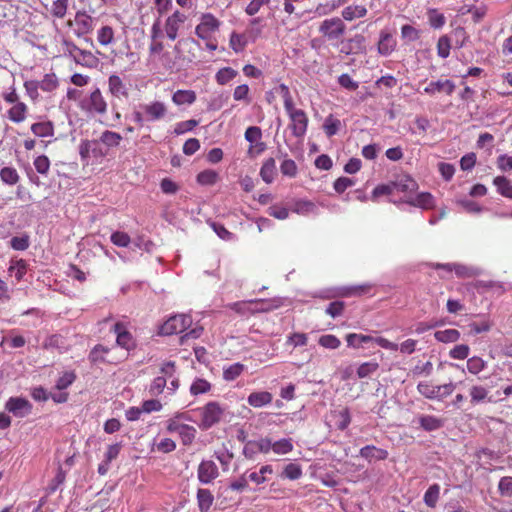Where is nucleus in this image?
I'll return each mask as SVG.
<instances>
[{
    "instance_id": "obj_50",
    "label": "nucleus",
    "mask_w": 512,
    "mask_h": 512,
    "mask_svg": "<svg viewBox=\"0 0 512 512\" xmlns=\"http://www.w3.org/2000/svg\"><path fill=\"white\" fill-rule=\"evenodd\" d=\"M440 495V486L438 484L431 485L424 494V503L428 507H435Z\"/></svg>"
},
{
    "instance_id": "obj_28",
    "label": "nucleus",
    "mask_w": 512,
    "mask_h": 512,
    "mask_svg": "<svg viewBox=\"0 0 512 512\" xmlns=\"http://www.w3.org/2000/svg\"><path fill=\"white\" fill-rule=\"evenodd\" d=\"M196 498L200 512H209L214 502V496L211 491L199 488L197 490Z\"/></svg>"
},
{
    "instance_id": "obj_21",
    "label": "nucleus",
    "mask_w": 512,
    "mask_h": 512,
    "mask_svg": "<svg viewBox=\"0 0 512 512\" xmlns=\"http://www.w3.org/2000/svg\"><path fill=\"white\" fill-rule=\"evenodd\" d=\"M110 351H111V349L109 347H106L101 344H97L91 349V351L88 355V359H89L90 363H92V364H102V363L115 364L117 362L108 357V354Z\"/></svg>"
},
{
    "instance_id": "obj_23",
    "label": "nucleus",
    "mask_w": 512,
    "mask_h": 512,
    "mask_svg": "<svg viewBox=\"0 0 512 512\" xmlns=\"http://www.w3.org/2000/svg\"><path fill=\"white\" fill-rule=\"evenodd\" d=\"M96 39L101 47H109L116 40L115 29L110 25H102L96 31Z\"/></svg>"
},
{
    "instance_id": "obj_1",
    "label": "nucleus",
    "mask_w": 512,
    "mask_h": 512,
    "mask_svg": "<svg viewBox=\"0 0 512 512\" xmlns=\"http://www.w3.org/2000/svg\"><path fill=\"white\" fill-rule=\"evenodd\" d=\"M222 21L210 12L203 13L195 26V35L205 43V48L214 52L218 49L216 34L219 33Z\"/></svg>"
},
{
    "instance_id": "obj_37",
    "label": "nucleus",
    "mask_w": 512,
    "mask_h": 512,
    "mask_svg": "<svg viewBox=\"0 0 512 512\" xmlns=\"http://www.w3.org/2000/svg\"><path fill=\"white\" fill-rule=\"evenodd\" d=\"M43 92L52 93L59 87V80L55 73H47L38 81Z\"/></svg>"
},
{
    "instance_id": "obj_40",
    "label": "nucleus",
    "mask_w": 512,
    "mask_h": 512,
    "mask_svg": "<svg viewBox=\"0 0 512 512\" xmlns=\"http://www.w3.org/2000/svg\"><path fill=\"white\" fill-rule=\"evenodd\" d=\"M245 139L252 143H256V147H259V151H263L265 144L263 142L258 143L262 138L261 128L258 126H250L245 131Z\"/></svg>"
},
{
    "instance_id": "obj_44",
    "label": "nucleus",
    "mask_w": 512,
    "mask_h": 512,
    "mask_svg": "<svg viewBox=\"0 0 512 512\" xmlns=\"http://www.w3.org/2000/svg\"><path fill=\"white\" fill-rule=\"evenodd\" d=\"M237 75L238 72L235 69L231 67H223L215 74V80L219 85H226L236 78Z\"/></svg>"
},
{
    "instance_id": "obj_5",
    "label": "nucleus",
    "mask_w": 512,
    "mask_h": 512,
    "mask_svg": "<svg viewBox=\"0 0 512 512\" xmlns=\"http://www.w3.org/2000/svg\"><path fill=\"white\" fill-rule=\"evenodd\" d=\"M456 388L452 382L434 385L430 381H421L417 384V391L424 398L429 400L443 401L450 396Z\"/></svg>"
},
{
    "instance_id": "obj_62",
    "label": "nucleus",
    "mask_w": 512,
    "mask_h": 512,
    "mask_svg": "<svg viewBox=\"0 0 512 512\" xmlns=\"http://www.w3.org/2000/svg\"><path fill=\"white\" fill-rule=\"evenodd\" d=\"M167 385V379L163 376L156 377L149 386V394L152 396H158L163 393L164 388Z\"/></svg>"
},
{
    "instance_id": "obj_7",
    "label": "nucleus",
    "mask_w": 512,
    "mask_h": 512,
    "mask_svg": "<svg viewBox=\"0 0 512 512\" xmlns=\"http://www.w3.org/2000/svg\"><path fill=\"white\" fill-rule=\"evenodd\" d=\"M289 118L288 128L291 134L298 139H303L308 128L309 118L307 113L299 108L293 107L285 111Z\"/></svg>"
},
{
    "instance_id": "obj_60",
    "label": "nucleus",
    "mask_w": 512,
    "mask_h": 512,
    "mask_svg": "<svg viewBox=\"0 0 512 512\" xmlns=\"http://www.w3.org/2000/svg\"><path fill=\"white\" fill-rule=\"evenodd\" d=\"M280 171L284 176L294 178L298 173V168L294 160L286 158L280 164Z\"/></svg>"
},
{
    "instance_id": "obj_52",
    "label": "nucleus",
    "mask_w": 512,
    "mask_h": 512,
    "mask_svg": "<svg viewBox=\"0 0 512 512\" xmlns=\"http://www.w3.org/2000/svg\"><path fill=\"white\" fill-rule=\"evenodd\" d=\"M1 180L8 185H15L19 181V174L13 167H4L0 170Z\"/></svg>"
},
{
    "instance_id": "obj_51",
    "label": "nucleus",
    "mask_w": 512,
    "mask_h": 512,
    "mask_svg": "<svg viewBox=\"0 0 512 512\" xmlns=\"http://www.w3.org/2000/svg\"><path fill=\"white\" fill-rule=\"evenodd\" d=\"M23 87L25 89L26 95L28 96V98L31 101L37 102L39 100V98H40V94H39L40 86H39V83H38L37 80H26L23 83Z\"/></svg>"
},
{
    "instance_id": "obj_26",
    "label": "nucleus",
    "mask_w": 512,
    "mask_h": 512,
    "mask_svg": "<svg viewBox=\"0 0 512 512\" xmlns=\"http://www.w3.org/2000/svg\"><path fill=\"white\" fill-rule=\"evenodd\" d=\"M76 64L87 68H95L98 65L99 59L90 50L80 49L73 57Z\"/></svg>"
},
{
    "instance_id": "obj_43",
    "label": "nucleus",
    "mask_w": 512,
    "mask_h": 512,
    "mask_svg": "<svg viewBox=\"0 0 512 512\" xmlns=\"http://www.w3.org/2000/svg\"><path fill=\"white\" fill-rule=\"evenodd\" d=\"M427 17L429 25L434 29H441L446 23L444 14L436 8L429 9L427 11Z\"/></svg>"
},
{
    "instance_id": "obj_24",
    "label": "nucleus",
    "mask_w": 512,
    "mask_h": 512,
    "mask_svg": "<svg viewBox=\"0 0 512 512\" xmlns=\"http://www.w3.org/2000/svg\"><path fill=\"white\" fill-rule=\"evenodd\" d=\"M368 9L362 4L348 5L341 11V16L345 21H353L363 18L367 15Z\"/></svg>"
},
{
    "instance_id": "obj_12",
    "label": "nucleus",
    "mask_w": 512,
    "mask_h": 512,
    "mask_svg": "<svg viewBox=\"0 0 512 512\" xmlns=\"http://www.w3.org/2000/svg\"><path fill=\"white\" fill-rule=\"evenodd\" d=\"M186 20H187V16L179 10L174 11L166 19L165 25H164V30H165L167 37L171 41H174L177 38L179 30L182 27V25L185 23Z\"/></svg>"
},
{
    "instance_id": "obj_18",
    "label": "nucleus",
    "mask_w": 512,
    "mask_h": 512,
    "mask_svg": "<svg viewBox=\"0 0 512 512\" xmlns=\"http://www.w3.org/2000/svg\"><path fill=\"white\" fill-rule=\"evenodd\" d=\"M455 83L449 79L442 80L439 79L437 81H431L425 88L424 93L434 96L437 93H445L450 96L453 94L455 90Z\"/></svg>"
},
{
    "instance_id": "obj_11",
    "label": "nucleus",
    "mask_w": 512,
    "mask_h": 512,
    "mask_svg": "<svg viewBox=\"0 0 512 512\" xmlns=\"http://www.w3.org/2000/svg\"><path fill=\"white\" fill-rule=\"evenodd\" d=\"M81 107L91 114L104 115L107 112L108 104L100 89L96 88L90 93L89 97L82 102Z\"/></svg>"
},
{
    "instance_id": "obj_36",
    "label": "nucleus",
    "mask_w": 512,
    "mask_h": 512,
    "mask_svg": "<svg viewBox=\"0 0 512 512\" xmlns=\"http://www.w3.org/2000/svg\"><path fill=\"white\" fill-rule=\"evenodd\" d=\"M331 416L336 419V427L341 431L345 430L351 423V415L347 407L338 411H332Z\"/></svg>"
},
{
    "instance_id": "obj_41",
    "label": "nucleus",
    "mask_w": 512,
    "mask_h": 512,
    "mask_svg": "<svg viewBox=\"0 0 512 512\" xmlns=\"http://www.w3.org/2000/svg\"><path fill=\"white\" fill-rule=\"evenodd\" d=\"M434 337L442 343H453L460 339V332L456 329L439 330L434 333Z\"/></svg>"
},
{
    "instance_id": "obj_55",
    "label": "nucleus",
    "mask_w": 512,
    "mask_h": 512,
    "mask_svg": "<svg viewBox=\"0 0 512 512\" xmlns=\"http://www.w3.org/2000/svg\"><path fill=\"white\" fill-rule=\"evenodd\" d=\"M27 272V263L25 260L20 259L17 260L14 264L9 267V273L13 276L17 281L22 280L24 275Z\"/></svg>"
},
{
    "instance_id": "obj_17",
    "label": "nucleus",
    "mask_w": 512,
    "mask_h": 512,
    "mask_svg": "<svg viewBox=\"0 0 512 512\" xmlns=\"http://www.w3.org/2000/svg\"><path fill=\"white\" fill-rule=\"evenodd\" d=\"M365 37L361 34H356L353 37L341 43L340 52L345 55L360 54L365 52Z\"/></svg>"
},
{
    "instance_id": "obj_35",
    "label": "nucleus",
    "mask_w": 512,
    "mask_h": 512,
    "mask_svg": "<svg viewBox=\"0 0 512 512\" xmlns=\"http://www.w3.org/2000/svg\"><path fill=\"white\" fill-rule=\"evenodd\" d=\"M418 421L425 431L438 430L443 426V420L433 415H421Z\"/></svg>"
},
{
    "instance_id": "obj_31",
    "label": "nucleus",
    "mask_w": 512,
    "mask_h": 512,
    "mask_svg": "<svg viewBox=\"0 0 512 512\" xmlns=\"http://www.w3.org/2000/svg\"><path fill=\"white\" fill-rule=\"evenodd\" d=\"M31 132L37 137H52L54 135V124L51 121H42L33 123L30 127Z\"/></svg>"
},
{
    "instance_id": "obj_63",
    "label": "nucleus",
    "mask_w": 512,
    "mask_h": 512,
    "mask_svg": "<svg viewBox=\"0 0 512 512\" xmlns=\"http://www.w3.org/2000/svg\"><path fill=\"white\" fill-rule=\"evenodd\" d=\"M282 476L290 480H297L302 476V468L298 464L289 463L285 466Z\"/></svg>"
},
{
    "instance_id": "obj_32",
    "label": "nucleus",
    "mask_w": 512,
    "mask_h": 512,
    "mask_svg": "<svg viewBox=\"0 0 512 512\" xmlns=\"http://www.w3.org/2000/svg\"><path fill=\"white\" fill-rule=\"evenodd\" d=\"M260 176L267 184L274 181L276 176V162L274 158H268L263 162L260 169Z\"/></svg>"
},
{
    "instance_id": "obj_22",
    "label": "nucleus",
    "mask_w": 512,
    "mask_h": 512,
    "mask_svg": "<svg viewBox=\"0 0 512 512\" xmlns=\"http://www.w3.org/2000/svg\"><path fill=\"white\" fill-rule=\"evenodd\" d=\"M468 394L470 397V404L472 406L491 401V398L489 397V390L482 385L474 384L470 386Z\"/></svg>"
},
{
    "instance_id": "obj_2",
    "label": "nucleus",
    "mask_w": 512,
    "mask_h": 512,
    "mask_svg": "<svg viewBox=\"0 0 512 512\" xmlns=\"http://www.w3.org/2000/svg\"><path fill=\"white\" fill-rule=\"evenodd\" d=\"M188 420H190L188 414L177 413L165 422L166 431L168 433H177L184 446H190L194 442L197 434V430L194 426L184 422Z\"/></svg>"
},
{
    "instance_id": "obj_57",
    "label": "nucleus",
    "mask_w": 512,
    "mask_h": 512,
    "mask_svg": "<svg viewBox=\"0 0 512 512\" xmlns=\"http://www.w3.org/2000/svg\"><path fill=\"white\" fill-rule=\"evenodd\" d=\"M379 369V363L376 361H369L362 363L357 369V376L359 378H366L374 374Z\"/></svg>"
},
{
    "instance_id": "obj_13",
    "label": "nucleus",
    "mask_w": 512,
    "mask_h": 512,
    "mask_svg": "<svg viewBox=\"0 0 512 512\" xmlns=\"http://www.w3.org/2000/svg\"><path fill=\"white\" fill-rule=\"evenodd\" d=\"M143 110L147 122H155L164 119L168 113L167 106L161 101H152L150 103L140 105Z\"/></svg>"
},
{
    "instance_id": "obj_46",
    "label": "nucleus",
    "mask_w": 512,
    "mask_h": 512,
    "mask_svg": "<svg viewBox=\"0 0 512 512\" xmlns=\"http://www.w3.org/2000/svg\"><path fill=\"white\" fill-rule=\"evenodd\" d=\"M219 180V174L212 169H206L198 173L197 182L200 185L212 186Z\"/></svg>"
},
{
    "instance_id": "obj_27",
    "label": "nucleus",
    "mask_w": 512,
    "mask_h": 512,
    "mask_svg": "<svg viewBox=\"0 0 512 512\" xmlns=\"http://www.w3.org/2000/svg\"><path fill=\"white\" fill-rule=\"evenodd\" d=\"M360 456L371 461V460H385L388 457V451L382 448H378L373 445H367L360 449Z\"/></svg>"
},
{
    "instance_id": "obj_14",
    "label": "nucleus",
    "mask_w": 512,
    "mask_h": 512,
    "mask_svg": "<svg viewBox=\"0 0 512 512\" xmlns=\"http://www.w3.org/2000/svg\"><path fill=\"white\" fill-rule=\"evenodd\" d=\"M219 476L217 465L212 460H202L197 468V478L202 484H210Z\"/></svg>"
},
{
    "instance_id": "obj_34",
    "label": "nucleus",
    "mask_w": 512,
    "mask_h": 512,
    "mask_svg": "<svg viewBox=\"0 0 512 512\" xmlns=\"http://www.w3.org/2000/svg\"><path fill=\"white\" fill-rule=\"evenodd\" d=\"M493 184L501 196L512 199V182L508 178L496 176L493 179Z\"/></svg>"
},
{
    "instance_id": "obj_54",
    "label": "nucleus",
    "mask_w": 512,
    "mask_h": 512,
    "mask_svg": "<svg viewBox=\"0 0 512 512\" xmlns=\"http://www.w3.org/2000/svg\"><path fill=\"white\" fill-rule=\"evenodd\" d=\"M341 126V122L339 119L335 118L333 115H329L323 124V129L325 134L328 137L334 136L339 131Z\"/></svg>"
},
{
    "instance_id": "obj_39",
    "label": "nucleus",
    "mask_w": 512,
    "mask_h": 512,
    "mask_svg": "<svg viewBox=\"0 0 512 512\" xmlns=\"http://www.w3.org/2000/svg\"><path fill=\"white\" fill-rule=\"evenodd\" d=\"M371 289V284L354 285L343 288L340 292V295L343 297L363 296L368 294Z\"/></svg>"
},
{
    "instance_id": "obj_30",
    "label": "nucleus",
    "mask_w": 512,
    "mask_h": 512,
    "mask_svg": "<svg viewBox=\"0 0 512 512\" xmlns=\"http://www.w3.org/2000/svg\"><path fill=\"white\" fill-rule=\"evenodd\" d=\"M248 45V37L246 33H238L232 31L229 38V47L235 53H241L245 50Z\"/></svg>"
},
{
    "instance_id": "obj_20",
    "label": "nucleus",
    "mask_w": 512,
    "mask_h": 512,
    "mask_svg": "<svg viewBox=\"0 0 512 512\" xmlns=\"http://www.w3.org/2000/svg\"><path fill=\"white\" fill-rule=\"evenodd\" d=\"M397 46V41L391 32L381 30L379 41L377 43V51L382 56H389L392 54Z\"/></svg>"
},
{
    "instance_id": "obj_19",
    "label": "nucleus",
    "mask_w": 512,
    "mask_h": 512,
    "mask_svg": "<svg viewBox=\"0 0 512 512\" xmlns=\"http://www.w3.org/2000/svg\"><path fill=\"white\" fill-rule=\"evenodd\" d=\"M6 409L17 417H25L30 414L32 406L24 398L11 397L6 403Z\"/></svg>"
},
{
    "instance_id": "obj_10",
    "label": "nucleus",
    "mask_w": 512,
    "mask_h": 512,
    "mask_svg": "<svg viewBox=\"0 0 512 512\" xmlns=\"http://www.w3.org/2000/svg\"><path fill=\"white\" fill-rule=\"evenodd\" d=\"M227 308L235 311L242 316H249L255 313L266 312L270 310V306L265 301H238L230 303Z\"/></svg>"
},
{
    "instance_id": "obj_48",
    "label": "nucleus",
    "mask_w": 512,
    "mask_h": 512,
    "mask_svg": "<svg viewBox=\"0 0 512 512\" xmlns=\"http://www.w3.org/2000/svg\"><path fill=\"white\" fill-rule=\"evenodd\" d=\"M294 448L292 439L284 438L276 442H272L271 450L278 455H285L290 453Z\"/></svg>"
},
{
    "instance_id": "obj_6",
    "label": "nucleus",
    "mask_w": 512,
    "mask_h": 512,
    "mask_svg": "<svg viewBox=\"0 0 512 512\" xmlns=\"http://www.w3.org/2000/svg\"><path fill=\"white\" fill-rule=\"evenodd\" d=\"M67 26L73 28V33L77 38H82L94 31L95 18L85 9H80L76 11L74 19L67 21Z\"/></svg>"
},
{
    "instance_id": "obj_8",
    "label": "nucleus",
    "mask_w": 512,
    "mask_h": 512,
    "mask_svg": "<svg viewBox=\"0 0 512 512\" xmlns=\"http://www.w3.org/2000/svg\"><path fill=\"white\" fill-rule=\"evenodd\" d=\"M192 324V319L189 315L179 314L170 317L160 328L162 335L180 334L186 331Z\"/></svg>"
},
{
    "instance_id": "obj_53",
    "label": "nucleus",
    "mask_w": 512,
    "mask_h": 512,
    "mask_svg": "<svg viewBox=\"0 0 512 512\" xmlns=\"http://www.w3.org/2000/svg\"><path fill=\"white\" fill-rule=\"evenodd\" d=\"M100 141L108 147H117L122 141V136L117 132L106 130L101 134Z\"/></svg>"
},
{
    "instance_id": "obj_9",
    "label": "nucleus",
    "mask_w": 512,
    "mask_h": 512,
    "mask_svg": "<svg viewBox=\"0 0 512 512\" xmlns=\"http://www.w3.org/2000/svg\"><path fill=\"white\" fill-rule=\"evenodd\" d=\"M346 26L339 17L325 19L319 26V32L328 40H338L345 33Z\"/></svg>"
},
{
    "instance_id": "obj_25",
    "label": "nucleus",
    "mask_w": 512,
    "mask_h": 512,
    "mask_svg": "<svg viewBox=\"0 0 512 512\" xmlns=\"http://www.w3.org/2000/svg\"><path fill=\"white\" fill-rule=\"evenodd\" d=\"M272 400L273 395L268 391L252 392L247 398L248 404L253 408H261L269 405L272 403Z\"/></svg>"
},
{
    "instance_id": "obj_47",
    "label": "nucleus",
    "mask_w": 512,
    "mask_h": 512,
    "mask_svg": "<svg viewBox=\"0 0 512 512\" xmlns=\"http://www.w3.org/2000/svg\"><path fill=\"white\" fill-rule=\"evenodd\" d=\"M245 370L242 363H234L223 369V379L226 381H233L237 379Z\"/></svg>"
},
{
    "instance_id": "obj_61",
    "label": "nucleus",
    "mask_w": 512,
    "mask_h": 512,
    "mask_svg": "<svg viewBox=\"0 0 512 512\" xmlns=\"http://www.w3.org/2000/svg\"><path fill=\"white\" fill-rule=\"evenodd\" d=\"M318 343L320 346H322L326 349H332V350L338 349L341 345L340 339L332 334H326V335L320 336Z\"/></svg>"
},
{
    "instance_id": "obj_56",
    "label": "nucleus",
    "mask_w": 512,
    "mask_h": 512,
    "mask_svg": "<svg viewBox=\"0 0 512 512\" xmlns=\"http://www.w3.org/2000/svg\"><path fill=\"white\" fill-rule=\"evenodd\" d=\"M250 88L247 84H240L235 87L233 91V99L235 101H243L245 104H250L251 97L249 96Z\"/></svg>"
},
{
    "instance_id": "obj_38",
    "label": "nucleus",
    "mask_w": 512,
    "mask_h": 512,
    "mask_svg": "<svg viewBox=\"0 0 512 512\" xmlns=\"http://www.w3.org/2000/svg\"><path fill=\"white\" fill-rule=\"evenodd\" d=\"M408 203L415 207L431 209L434 206V197L428 192H422L419 193L415 198L409 200Z\"/></svg>"
},
{
    "instance_id": "obj_58",
    "label": "nucleus",
    "mask_w": 512,
    "mask_h": 512,
    "mask_svg": "<svg viewBox=\"0 0 512 512\" xmlns=\"http://www.w3.org/2000/svg\"><path fill=\"white\" fill-rule=\"evenodd\" d=\"M486 367V362L478 356H473L467 360V370L473 375L479 374Z\"/></svg>"
},
{
    "instance_id": "obj_45",
    "label": "nucleus",
    "mask_w": 512,
    "mask_h": 512,
    "mask_svg": "<svg viewBox=\"0 0 512 512\" xmlns=\"http://www.w3.org/2000/svg\"><path fill=\"white\" fill-rule=\"evenodd\" d=\"M70 0H54L49 9L50 14L58 19H63L68 11Z\"/></svg>"
},
{
    "instance_id": "obj_33",
    "label": "nucleus",
    "mask_w": 512,
    "mask_h": 512,
    "mask_svg": "<svg viewBox=\"0 0 512 512\" xmlns=\"http://www.w3.org/2000/svg\"><path fill=\"white\" fill-rule=\"evenodd\" d=\"M393 185L394 190L399 192H413L418 187L416 181L408 175L398 177L393 181Z\"/></svg>"
},
{
    "instance_id": "obj_59",
    "label": "nucleus",
    "mask_w": 512,
    "mask_h": 512,
    "mask_svg": "<svg viewBox=\"0 0 512 512\" xmlns=\"http://www.w3.org/2000/svg\"><path fill=\"white\" fill-rule=\"evenodd\" d=\"M451 39L447 35H443L437 42V54L439 57L446 59L450 55Z\"/></svg>"
},
{
    "instance_id": "obj_42",
    "label": "nucleus",
    "mask_w": 512,
    "mask_h": 512,
    "mask_svg": "<svg viewBox=\"0 0 512 512\" xmlns=\"http://www.w3.org/2000/svg\"><path fill=\"white\" fill-rule=\"evenodd\" d=\"M212 388V384L204 378H196L190 385V394L198 396L200 394L208 393Z\"/></svg>"
},
{
    "instance_id": "obj_15",
    "label": "nucleus",
    "mask_w": 512,
    "mask_h": 512,
    "mask_svg": "<svg viewBox=\"0 0 512 512\" xmlns=\"http://www.w3.org/2000/svg\"><path fill=\"white\" fill-rule=\"evenodd\" d=\"M108 92L111 96L118 99H127L129 97V88L123 79L116 74L108 78Z\"/></svg>"
},
{
    "instance_id": "obj_4",
    "label": "nucleus",
    "mask_w": 512,
    "mask_h": 512,
    "mask_svg": "<svg viewBox=\"0 0 512 512\" xmlns=\"http://www.w3.org/2000/svg\"><path fill=\"white\" fill-rule=\"evenodd\" d=\"M197 412L200 417L199 427L208 430L221 422L225 415V407L217 401H209L204 406L199 407Z\"/></svg>"
},
{
    "instance_id": "obj_49",
    "label": "nucleus",
    "mask_w": 512,
    "mask_h": 512,
    "mask_svg": "<svg viewBox=\"0 0 512 512\" xmlns=\"http://www.w3.org/2000/svg\"><path fill=\"white\" fill-rule=\"evenodd\" d=\"M275 90H276V93H278L283 99L285 111L289 110L293 107H296L294 104L293 96L290 92V89L286 84H284V83L280 84L278 87L275 88Z\"/></svg>"
},
{
    "instance_id": "obj_29",
    "label": "nucleus",
    "mask_w": 512,
    "mask_h": 512,
    "mask_svg": "<svg viewBox=\"0 0 512 512\" xmlns=\"http://www.w3.org/2000/svg\"><path fill=\"white\" fill-rule=\"evenodd\" d=\"M197 99L196 92L193 90L179 89L172 95V102L177 105H191Z\"/></svg>"
},
{
    "instance_id": "obj_64",
    "label": "nucleus",
    "mask_w": 512,
    "mask_h": 512,
    "mask_svg": "<svg viewBox=\"0 0 512 512\" xmlns=\"http://www.w3.org/2000/svg\"><path fill=\"white\" fill-rule=\"evenodd\" d=\"M498 492L502 497L512 496V476H504L498 482Z\"/></svg>"
},
{
    "instance_id": "obj_3",
    "label": "nucleus",
    "mask_w": 512,
    "mask_h": 512,
    "mask_svg": "<svg viewBox=\"0 0 512 512\" xmlns=\"http://www.w3.org/2000/svg\"><path fill=\"white\" fill-rule=\"evenodd\" d=\"M1 97L7 104L11 105L6 112V116L12 123L19 124L27 119L29 108L26 103L20 100L15 87L3 92Z\"/></svg>"
},
{
    "instance_id": "obj_16",
    "label": "nucleus",
    "mask_w": 512,
    "mask_h": 512,
    "mask_svg": "<svg viewBox=\"0 0 512 512\" xmlns=\"http://www.w3.org/2000/svg\"><path fill=\"white\" fill-rule=\"evenodd\" d=\"M113 332L117 335L116 343L118 346L130 350L135 347V342L132 334L127 330L122 322H116L112 328Z\"/></svg>"
}]
</instances>
